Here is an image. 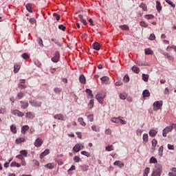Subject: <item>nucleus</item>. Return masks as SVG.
I'll return each instance as SVG.
<instances>
[{
    "mask_svg": "<svg viewBox=\"0 0 176 176\" xmlns=\"http://www.w3.org/2000/svg\"><path fill=\"white\" fill-rule=\"evenodd\" d=\"M163 107V101H155L153 103V111H159Z\"/></svg>",
    "mask_w": 176,
    "mask_h": 176,
    "instance_id": "nucleus-1",
    "label": "nucleus"
},
{
    "mask_svg": "<svg viewBox=\"0 0 176 176\" xmlns=\"http://www.w3.org/2000/svg\"><path fill=\"white\" fill-rule=\"evenodd\" d=\"M173 129H174V127L173 126V125L169 126H166V127L163 130V133H162L163 137H167V134H168V133H171V131H173Z\"/></svg>",
    "mask_w": 176,
    "mask_h": 176,
    "instance_id": "nucleus-2",
    "label": "nucleus"
},
{
    "mask_svg": "<svg viewBox=\"0 0 176 176\" xmlns=\"http://www.w3.org/2000/svg\"><path fill=\"white\" fill-rule=\"evenodd\" d=\"M29 102L32 107H35L36 108L38 107H41L42 105V102H39L36 100H30Z\"/></svg>",
    "mask_w": 176,
    "mask_h": 176,
    "instance_id": "nucleus-3",
    "label": "nucleus"
},
{
    "mask_svg": "<svg viewBox=\"0 0 176 176\" xmlns=\"http://www.w3.org/2000/svg\"><path fill=\"white\" fill-rule=\"evenodd\" d=\"M51 60L52 63H58L60 61V52L58 51L55 52L54 56Z\"/></svg>",
    "mask_w": 176,
    "mask_h": 176,
    "instance_id": "nucleus-4",
    "label": "nucleus"
},
{
    "mask_svg": "<svg viewBox=\"0 0 176 176\" xmlns=\"http://www.w3.org/2000/svg\"><path fill=\"white\" fill-rule=\"evenodd\" d=\"M11 113L14 115V116H18L19 118H23L24 116V113L20 111L19 109L12 110Z\"/></svg>",
    "mask_w": 176,
    "mask_h": 176,
    "instance_id": "nucleus-5",
    "label": "nucleus"
},
{
    "mask_svg": "<svg viewBox=\"0 0 176 176\" xmlns=\"http://www.w3.org/2000/svg\"><path fill=\"white\" fill-rule=\"evenodd\" d=\"M85 146L80 144H76L74 147H73V151L76 152V153H78L80 150L83 149Z\"/></svg>",
    "mask_w": 176,
    "mask_h": 176,
    "instance_id": "nucleus-6",
    "label": "nucleus"
},
{
    "mask_svg": "<svg viewBox=\"0 0 176 176\" xmlns=\"http://www.w3.org/2000/svg\"><path fill=\"white\" fill-rule=\"evenodd\" d=\"M42 144H43V141L42 140V139H41V138H37L34 143V146H36V148L42 146Z\"/></svg>",
    "mask_w": 176,
    "mask_h": 176,
    "instance_id": "nucleus-7",
    "label": "nucleus"
},
{
    "mask_svg": "<svg viewBox=\"0 0 176 176\" xmlns=\"http://www.w3.org/2000/svg\"><path fill=\"white\" fill-rule=\"evenodd\" d=\"M104 95H102V94H98L96 96V100L98 101V102H100V104H102V102H104Z\"/></svg>",
    "mask_w": 176,
    "mask_h": 176,
    "instance_id": "nucleus-8",
    "label": "nucleus"
},
{
    "mask_svg": "<svg viewBox=\"0 0 176 176\" xmlns=\"http://www.w3.org/2000/svg\"><path fill=\"white\" fill-rule=\"evenodd\" d=\"M20 104H21V108L22 109H27V108H28V107H30V104L28 102H24L23 100L20 101Z\"/></svg>",
    "mask_w": 176,
    "mask_h": 176,
    "instance_id": "nucleus-9",
    "label": "nucleus"
},
{
    "mask_svg": "<svg viewBox=\"0 0 176 176\" xmlns=\"http://www.w3.org/2000/svg\"><path fill=\"white\" fill-rule=\"evenodd\" d=\"M100 80L102 81V83H104V85H109V77L108 76H103L100 78Z\"/></svg>",
    "mask_w": 176,
    "mask_h": 176,
    "instance_id": "nucleus-10",
    "label": "nucleus"
},
{
    "mask_svg": "<svg viewBox=\"0 0 176 176\" xmlns=\"http://www.w3.org/2000/svg\"><path fill=\"white\" fill-rule=\"evenodd\" d=\"M114 166H118L120 168H123L124 167V163L122 162V161L117 160L113 163Z\"/></svg>",
    "mask_w": 176,
    "mask_h": 176,
    "instance_id": "nucleus-11",
    "label": "nucleus"
},
{
    "mask_svg": "<svg viewBox=\"0 0 176 176\" xmlns=\"http://www.w3.org/2000/svg\"><path fill=\"white\" fill-rule=\"evenodd\" d=\"M50 153V150L45 149L43 153L40 154V159H43L45 156H47Z\"/></svg>",
    "mask_w": 176,
    "mask_h": 176,
    "instance_id": "nucleus-12",
    "label": "nucleus"
},
{
    "mask_svg": "<svg viewBox=\"0 0 176 176\" xmlns=\"http://www.w3.org/2000/svg\"><path fill=\"white\" fill-rule=\"evenodd\" d=\"M162 175V169L158 168L154 170L151 175V176H160Z\"/></svg>",
    "mask_w": 176,
    "mask_h": 176,
    "instance_id": "nucleus-13",
    "label": "nucleus"
},
{
    "mask_svg": "<svg viewBox=\"0 0 176 176\" xmlns=\"http://www.w3.org/2000/svg\"><path fill=\"white\" fill-rule=\"evenodd\" d=\"M54 118L55 119H57L58 120H65V116L64 115L59 113V114H56L55 116H54Z\"/></svg>",
    "mask_w": 176,
    "mask_h": 176,
    "instance_id": "nucleus-14",
    "label": "nucleus"
},
{
    "mask_svg": "<svg viewBox=\"0 0 176 176\" xmlns=\"http://www.w3.org/2000/svg\"><path fill=\"white\" fill-rule=\"evenodd\" d=\"M92 47L93 49H94L95 50H100V47H101V45H100V43H98V42H95L92 44Z\"/></svg>",
    "mask_w": 176,
    "mask_h": 176,
    "instance_id": "nucleus-15",
    "label": "nucleus"
},
{
    "mask_svg": "<svg viewBox=\"0 0 176 176\" xmlns=\"http://www.w3.org/2000/svg\"><path fill=\"white\" fill-rule=\"evenodd\" d=\"M30 130V126L28 125H24L21 127V133L22 134H25L27 131Z\"/></svg>",
    "mask_w": 176,
    "mask_h": 176,
    "instance_id": "nucleus-16",
    "label": "nucleus"
},
{
    "mask_svg": "<svg viewBox=\"0 0 176 176\" xmlns=\"http://www.w3.org/2000/svg\"><path fill=\"white\" fill-rule=\"evenodd\" d=\"M156 9L158 13H160V12H162V3H160V1H156Z\"/></svg>",
    "mask_w": 176,
    "mask_h": 176,
    "instance_id": "nucleus-17",
    "label": "nucleus"
},
{
    "mask_svg": "<svg viewBox=\"0 0 176 176\" xmlns=\"http://www.w3.org/2000/svg\"><path fill=\"white\" fill-rule=\"evenodd\" d=\"M78 19L84 24V25H87V21H86V19H83V15L79 14Z\"/></svg>",
    "mask_w": 176,
    "mask_h": 176,
    "instance_id": "nucleus-18",
    "label": "nucleus"
},
{
    "mask_svg": "<svg viewBox=\"0 0 176 176\" xmlns=\"http://www.w3.org/2000/svg\"><path fill=\"white\" fill-rule=\"evenodd\" d=\"M25 118L27 119H34V113H32L31 111H28V113H26Z\"/></svg>",
    "mask_w": 176,
    "mask_h": 176,
    "instance_id": "nucleus-19",
    "label": "nucleus"
},
{
    "mask_svg": "<svg viewBox=\"0 0 176 176\" xmlns=\"http://www.w3.org/2000/svg\"><path fill=\"white\" fill-rule=\"evenodd\" d=\"M140 8L144 10V12H148V6H146V4L144 3H141L140 5Z\"/></svg>",
    "mask_w": 176,
    "mask_h": 176,
    "instance_id": "nucleus-20",
    "label": "nucleus"
},
{
    "mask_svg": "<svg viewBox=\"0 0 176 176\" xmlns=\"http://www.w3.org/2000/svg\"><path fill=\"white\" fill-rule=\"evenodd\" d=\"M20 68H21L20 65H19V64H15V65H14V74H17V72H19V71H20Z\"/></svg>",
    "mask_w": 176,
    "mask_h": 176,
    "instance_id": "nucleus-21",
    "label": "nucleus"
},
{
    "mask_svg": "<svg viewBox=\"0 0 176 176\" xmlns=\"http://www.w3.org/2000/svg\"><path fill=\"white\" fill-rule=\"evenodd\" d=\"M142 80H144V82H148V80H149V75L148 74H142Z\"/></svg>",
    "mask_w": 176,
    "mask_h": 176,
    "instance_id": "nucleus-22",
    "label": "nucleus"
},
{
    "mask_svg": "<svg viewBox=\"0 0 176 176\" xmlns=\"http://www.w3.org/2000/svg\"><path fill=\"white\" fill-rule=\"evenodd\" d=\"M156 134H157V131L155 130V129H151L149 131V135L150 137H156Z\"/></svg>",
    "mask_w": 176,
    "mask_h": 176,
    "instance_id": "nucleus-23",
    "label": "nucleus"
},
{
    "mask_svg": "<svg viewBox=\"0 0 176 176\" xmlns=\"http://www.w3.org/2000/svg\"><path fill=\"white\" fill-rule=\"evenodd\" d=\"M79 81H80V83H82V84L86 83V77H85V75L82 74L79 77Z\"/></svg>",
    "mask_w": 176,
    "mask_h": 176,
    "instance_id": "nucleus-24",
    "label": "nucleus"
},
{
    "mask_svg": "<svg viewBox=\"0 0 176 176\" xmlns=\"http://www.w3.org/2000/svg\"><path fill=\"white\" fill-rule=\"evenodd\" d=\"M131 69L135 74H140V67L134 65L132 67Z\"/></svg>",
    "mask_w": 176,
    "mask_h": 176,
    "instance_id": "nucleus-25",
    "label": "nucleus"
},
{
    "mask_svg": "<svg viewBox=\"0 0 176 176\" xmlns=\"http://www.w3.org/2000/svg\"><path fill=\"white\" fill-rule=\"evenodd\" d=\"M26 10H28V12H30V13H32V5L30 3H27Z\"/></svg>",
    "mask_w": 176,
    "mask_h": 176,
    "instance_id": "nucleus-26",
    "label": "nucleus"
},
{
    "mask_svg": "<svg viewBox=\"0 0 176 176\" xmlns=\"http://www.w3.org/2000/svg\"><path fill=\"white\" fill-rule=\"evenodd\" d=\"M85 92L87 93V94H88V96H89V97H91V98H93L94 97V95H93V91H91L90 89H87L85 90Z\"/></svg>",
    "mask_w": 176,
    "mask_h": 176,
    "instance_id": "nucleus-27",
    "label": "nucleus"
},
{
    "mask_svg": "<svg viewBox=\"0 0 176 176\" xmlns=\"http://www.w3.org/2000/svg\"><path fill=\"white\" fill-rule=\"evenodd\" d=\"M78 122H79L81 126H82L83 127H85L86 126V122H85V121H83V118H78Z\"/></svg>",
    "mask_w": 176,
    "mask_h": 176,
    "instance_id": "nucleus-28",
    "label": "nucleus"
},
{
    "mask_svg": "<svg viewBox=\"0 0 176 176\" xmlns=\"http://www.w3.org/2000/svg\"><path fill=\"white\" fill-rule=\"evenodd\" d=\"M17 128L14 125H11L10 126V130L13 134H16L17 133Z\"/></svg>",
    "mask_w": 176,
    "mask_h": 176,
    "instance_id": "nucleus-29",
    "label": "nucleus"
},
{
    "mask_svg": "<svg viewBox=\"0 0 176 176\" xmlns=\"http://www.w3.org/2000/svg\"><path fill=\"white\" fill-rule=\"evenodd\" d=\"M143 97H149L151 96V93L149 92V90L145 89L142 93Z\"/></svg>",
    "mask_w": 176,
    "mask_h": 176,
    "instance_id": "nucleus-30",
    "label": "nucleus"
},
{
    "mask_svg": "<svg viewBox=\"0 0 176 176\" xmlns=\"http://www.w3.org/2000/svg\"><path fill=\"white\" fill-rule=\"evenodd\" d=\"M16 144H21V142H25V139L24 138H20L15 140Z\"/></svg>",
    "mask_w": 176,
    "mask_h": 176,
    "instance_id": "nucleus-31",
    "label": "nucleus"
},
{
    "mask_svg": "<svg viewBox=\"0 0 176 176\" xmlns=\"http://www.w3.org/2000/svg\"><path fill=\"white\" fill-rule=\"evenodd\" d=\"M164 149V148L163 147V146H161L158 149V155H159V156H160V157H162V156H163Z\"/></svg>",
    "mask_w": 176,
    "mask_h": 176,
    "instance_id": "nucleus-32",
    "label": "nucleus"
},
{
    "mask_svg": "<svg viewBox=\"0 0 176 176\" xmlns=\"http://www.w3.org/2000/svg\"><path fill=\"white\" fill-rule=\"evenodd\" d=\"M135 64L137 65H138L139 67H145V66H146V65H145V63H144V62H142V60H137L135 62Z\"/></svg>",
    "mask_w": 176,
    "mask_h": 176,
    "instance_id": "nucleus-33",
    "label": "nucleus"
},
{
    "mask_svg": "<svg viewBox=\"0 0 176 176\" xmlns=\"http://www.w3.org/2000/svg\"><path fill=\"white\" fill-rule=\"evenodd\" d=\"M171 171L168 173L169 176H176V168H172Z\"/></svg>",
    "mask_w": 176,
    "mask_h": 176,
    "instance_id": "nucleus-34",
    "label": "nucleus"
},
{
    "mask_svg": "<svg viewBox=\"0 0 176 176\" xmlns=\"http://www.w3.org/2000/svg\"><path fill=\"white\" fill-rule=\"evenodd\" d=\"M120 28H121V30H123L124 31H129V30H130V28H129L127 25H120Z\"/></svg>",
    "mask_w": 176,
    "mask_h": 176,
    "instance_id": "nucleus-35",
    "label": "nucleus"
},
{
    "mask_svg": "<svg viewBox=\"0 0 176 176\" xmlns=\"http://www.w3.org/2000/svg\"><path fill=\"white\" fill-rule=\"evenodd\" d=\"M151 173V168L149 167H146L144 170V175L143 176H148V174Z\"/></svg>",
    "mask_w": 176,
    "mask_h": 176,
    "instance_id": "nucleus-36",
    "label": "nucleus"
},
{
    "mask_svg": "<svg viewBox=\"0 0 176 176\" xmlns=\"http://www.w3.org/2000/svg\"><path fill=\"white\" fill-rule=\"evenodd\" d=\"M150 164H156L157 163V160L155 157H151L150 158V161H149Z\"/></svg>",
    "mask_w": 176,
    "mask_h": 176,
    "instance_id": "nucleus-37",
    "label": "nucleus"
},
{
    "mask_svg": "<svg viewBox=\"0 0 176 176\" xmlns=\"http://www.w3.org/2000/svg\"><path fill=\"white\" fill-rule=\"evenodd\" d=\"M11 167H21V164H19V163H17V162H12V163H11Z\"/></svg>",
    "mask_w": 176,
    "mask_h": 176,
    "instance_id": "nucleus-38",
    "label": "nucleus"
},
{
    "mask_svg": "<svg viewBox=\"0 0 176 176\" xmlns=\"http://www.w3.org/2000/svg\"><path fill=\"white\" fill-rule=\"evenodd\" d=\"M21 56L22 57V58H23V60H28V58H30V55L27 53L22 54Z\"/></svg>",
    "mask_w": 176,
    "mask_h": 176,
    "instance_id": "nucleus-39",
    "label": "nucleus"
},
{
    "mask_svg": "<svg viewBox=\"0 0 176 176\" xmlns=\"http://www.w3.org/2000/svg\"><path fill=\"white\" fill-rule=\"evenodd\" d=\"M37 42L41 47H43V41H42L41 38H38Z\"/></svg>",
    "mask_w": 176,
    "mask_h": 176,
    "instance_id": "nucleus-40",
    "label": "nucleus"
},
{
    "mask_svg": "<svg viewBox=\"0 0 176 176\" xmlns=\"http://www.w3.org/2000/svg\"><path fill=\"white\" fill-rule=\"evenodd\" d=\"M145 19H146V20H151L152 19H155V16L153 14H146Z\"/></svg>",
    "mask_w": 176,
    "mask_h": 176,
    "instance_id": "nucleus-41",
    "label": "nucleus"
},
{
    "mask_svg": "<svg viewBox=\"0 0 176 176\" xmlns=\"http://www.w3.org/2000/svg\"><path fill=\"white\" fill-rule=\"evenodd\" d=\"M45 167L47 168H50V170H53V168H54V164H47L45 165Z\"/></svg>",
    "mask_w": 176,
    "mask_h": 176,
    "instance_id": "nucleus-42",
    "label": "nucleus"
},
{
    "mask_svg": "<svg viewBox=\"0 0 176 176\" xmlns=\"http://www.w3.org/2000/svg\"><path fill=\"white\" fill-rule=\"evenodd\" d=\"M106 151H107V152H111V151H113V145H110V146H107L105 148Z\"/></svg>",
    "mask_w": 176,
    "mask_h": 176,
    "instance_id": "nucleus-43",
    "label": "nucleus"
},
{
    "mask_svg": "<svg viewBox=\"0 0 176 176\" xmlns=\"http://www.w3.org/2000/svg\"><path fill=\"white\" fill-rule=\"evenodd\" d=\"M143 141H144V144H146V142H148V135H147V133H144L143 135Z\"/></svg>",
    "mask_w": 176,
    "mask_h": 176,
    "instance_id": "nucleus-44",
    "label": "nucleus"
},
{
    "mask_svg": "<svg viewBox=\"0 0 176 176\" xmlns=\"http://www.w3.org/2000/svg\"><path fill=\"white\" fill-rule=\"evenodd\" d=\"M165 2H166V3H168V5H170L172 8H175V4H174L173 1L170 0H165Z\"/></svg>",
    "mask_w": 176,
    "mask_h": 176,
    "instance_id": "nucleus-45",
    "label": "nucleus"
},
{
    "mask_svg": "<svg viewBox=\"0 0 176 176\" xmlns=\"http://www.w3.org/2000/svg\"><path fill=\"white\" fill-rule=\"evenodd\" d=\"M144 52L145 54H152V53H153V52L149 48L145 49Z\"/></svg>",
    "mask_w": 176,
    "mask_h": 176,
    "instance_id": "nucleus-46",
    "label": "nucleus"
},
{
    "mask_svg": "<svg viewBox=\"0 0 176 176\" xmlns=\"http://www.w3.org/2000/svg\"><path fill=\"white\" fill-rule=\"evenodd\" d=\"M81 155H83L84 156H87V157H90V153L87 151H81Z\"/></svg>",
    "mask_w": 176,
    "mask_h": 176,
    "instance_id": "nucleus-47",
    "label": "nucleus"
},
{
    "mask_svg": "<svg viewBox=\"0 0 176 176\" xmlns=\"http://www.w3.org/2000/svg\"><path fill=\"white\" fill-rule=\"evenodd\" d=\"M20 154L22 155V156H24L25 157H27V151L25 150H22L20 151Z\"/></svg>",
    "mask_w": 176,
    "mask_h": 176,
    "instance_id": "nucleus-48",
    "label": "nucleus"
},
{
    "mask_svg": "<svg viewBox=\"0 0 176 176\" xmlns=\"http://www.w3.org/2000/svg\"><path fill=\"white\" fill-rule=\"evenodd\" d=\"M127 95L126 94H120V100H126Z\"/></svg>",
    "mask_w": 176,
    "mask_h": 176,
    "instance_id": "nucleus-49",
    "label": "nucleus"
},
{
    "mask_svg": "<svg viewBox=\"0 0 176 176\" xmlns=\"http://www.w3.org/2000/svg\"><path fill=\"white\" fill-rule=\"evenodd\" d=\"M87 118H88V120L89 122H94V116L91 114V115L87 116Z\"/></svg>",
    "mask_w": 176,
    "mask_h": 176,
    "instance_id": "nucleus-50",
    "label": "nucleus"
},
{
    "mask_svg": "<svg viewBox=\"0 0 176 176\" xmlns=\"http://www.w3.org/2000/svg\"><path fill=\"white\" fill-rule=\"evenodd\" d=\"M53 16L56 17V19L57 20V21H58L60 20V19H61V16L60 15H58V14H57V13H54Z\"/></svg>",
    "mask_w": 176,
    "mask_h": 176,
    "instance_id": "nucleus-51",
    "label": "nucleus"
},
{
    "mask_svg": "<svg viewBox=\"0 0 176 176\" xmlns=\"http://www.w3.org/2000/svg\"><path fill=\"white\" fill-rule=\"evenodd\" d=\"M17 97H18L19 100H21V98L23 97H24V93H23V92L18 93Z\"/></svg>",
    "mask_w": 176,
    "mask_h": 176,
    "instance_id": "nucleus-52",
    "label": "nucleus"
},
{
    "mask_svg": "<svg viewBox=\"0 0 176 176\" xmlns=\"http://www.w3.org/2000/svg\"><path fill=\"white\" fill-rule=\"evenodd\" d=\"M18 87L19 89H21V90H23V89H25L27 87V85L25 84H19Z\"/></svg>",
    "mask_w": 176,
    "mask_h": 176,
    "instance_id": "nucleus-53",
    "label": "nucleus"
},
{
    "mask_svg": "<svg viewBox=\"0 0 176 176\" xmlns=\"http://www.w3.org/2000/svg\"><path fill=\"white\" fill-rule=\"evenodd\" d=\"M74 160L76 163H79V162H80V157H79V156H75Z\"/></svg>",
    "mask_w": 176,
    "mask_h": 176,
    "instance_id": "nucleus-54",
    "label": "nucleus"
},
{
    "mask_svg": "<svg viewBox=\"0 0 176 176\" xmlns=\"http://www.w3.org/2000/svg\"><path fill=\"white\" fill-rule=\"evenodd\" d=\"M141 27H144V28H148V24H146L144 21L140 22Z\"/></svg>",
    "mask_w": 176,
    "mask_h": 176,
    "instance_id": "nucleus-55",
    "label": "nucleus"
},
{
    "mask_svg": "<svg viewBox=\"0 0 176 176\" xmlns=\"http://www.w3.org/2000/svg\"><path fill=\"white\" fill-rule=\"evenodd\" d=\"M149 39L150 41H155V39H156V36H155V34H150Z\"/></svg>",
    "mask_w": 176,
    "mask_h": 176,
    "instance_id": "nucleus-56",
    "label": "nucleus"
},
{
    "mask_svg": "<svg viewBox=\"0 0 176 176\" xmlns=\"http://www.w3.org/2000/svg\"><path fill=\"white\" fill-rule=\"evenodd\" d=\"M104 133L107 135H111V134H112V131L111 129H108L105 130Z\"/></svg>",
    "mask_w": 176,
    "mask_h": 176,
    "instance_id": "nucleus-57",
    "label": "nucleus"
},
{
    "mask_svg": "<svg viewBox=\"0 0 176 176\" xmlns=\"http://www.w3.org/2000/svg\"><path fill=\"white\" fill-rule=\"evenodd\" d=\"M91 130H93V131H100V130L98 129V128L96 126V125H93L91 126Z\"/></svg>",
    "mask_w": 176,
    "mask_h": 176,
    "instance_id": "nucleus-58",
    "label": "nucleus"
},
{
    "mask_svg": "<svg viewBox=\"0 0 176 176\" xmlns=\"http://www.w3.org/2000/svg\"><path fill=\"white\" fill-rule=\"evenodd\" d=\"M29 21L32 25L36 23V20L35 19V18L30 19Z\"/></svg>",
    "mask_w": 176,
    "mask_h": 176,
    "instance_id": "nucleus-59",
    "label": "nucleus"
},
{
    "mask_svg": "<svg viewBox=\"0 0 176 176\" xmlns=\"http://www.w3.org/2000/svg\"><path fill=\"white\" fill-rule=\"evenodd\" d=\"M157 145V140H156V139H153L152 140V146L155 147Z\"/></svg>",
    "mask_w": 176,
    "mask_h": 176,
    "instance_id": "nucleus-60",
    "label": "nucleus"
},
{
    "mask_svg": "<svg viewBox=\"0 0 176 176\" xmlns=\"http://www.w3.org/2000/svg\"><path fill=\"white\" fill-rule=\"evenodd\" d=\"M119 119H120V117H118V118H112L111 122H113V123H119Z\"/></svg>",
    "mask_w": 176,
    "mask_h": 176,
    "instance_id": "nucleus-61",
    "label": "nucleus"
},
{
    "mask_svg": "<svg viewBox=\"0 0 176 176\" xmlns=\"http://www.w3.org/2000/svg\"><path fill=\"white\" fill-rule=\"evenodd\" d=\"M123 80L124 82H129L130 80V77H129V76H127V75H125L123 78Z\"/></svg>",
    "mask_w": 176,
    "mask_h": 176,
    "instance_id": "nucleus-62",
    "label": "nucleus"
},
{
    "mask_svg": "<svg viewBox=\"0 0 176 176\" xmlns=\"http://www.w3.org/2000/svg\"><path fill=\"white\" fill-rule=\"evenodd\" d=\"M67 28H65V26H64L63 25H58V29L59 30H62V31H65Z\"/></svg>",
    "mask_w": 176,
    "mask_h": 176,
    "instance_id": "nucleus-63",
    "label": "nucleus"
},
{
    "mask_svg": "<svg viewBox=\"0 0 176 176\" xmlns=\"http://www.w3.org/2000/svg\"><path fill=\"white\" fill-rule=\"evenodd\" d=\"M54 91H55L56 94H59V93H61V89L60 88H55Z\"/></svg>",
    "mask_w": 176,
    "mask_h": 176,
    "instance_id": "nucleus-64",
    "label": "nucleus"
}]
</instances>
